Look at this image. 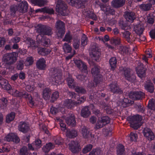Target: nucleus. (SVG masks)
<instances>
[{"mask_svg": "<svg viewBox=\"0 0 155 155\" xmlns=\"http://www.w3.org/2000/svg\"><path fill=\"white\" fill-rule=\"evenodd\" d=\"M100 67L97 65L94 66L91 69V74L94 78V82L89 84L88 86H91L93 90L95 88V86H99L102 83L103 79L102 75L100 74Z\"/></svg>", "mask_w": 155, "mask_h": 155, "instance_id": "1", "label": "nucleus"}, {"mask_svg": "<svg viewBox=\"0 0 155 155\" xmlns=\"http://www.w3.org/2000/svg\"><path fill=\"white\" fill-rule=\"evenodd\" d=\"M50 80L52 84L57 85L61 84L62 74L61 70L55 68H51L50 71Z\"/></svg>", "mask_w": 155, "mask_h": 155, "instance_id": "2", "label": "nucleus"}, {"mask_svg": "<svg viewBox=\"0 0 155 155\" xmlns=\"http://www.w3.org/2000/svg\"><path fill=\"white\" fill-rule=\"evenodd\" d=\"M12 95L16 97H23L25 99L28 101V104L31 107L34 105L35 101L31 95L25 91H19L15 89H12Z\"/></svg>", "mask_w": 155, "mask_h": 155, "instance_id": "3", "label": "nucleus"}, {"mask_svg": "<svg viewBox=\"0 0 155 155\" xmlns=\"http://www.w3.org/2000/svg\"><path fill=\"white\" fill-rule=\"evenodd\" d=\"M142 119L141 116L137 114L129 117L128 120L130 122L131 127L134 129H137L142 125L141 121Z\"/></svg>", "mask_w": 155, "mask_h": 155, "instance_id": "4", "label": "nucleus"}, {"mask_svg": "<svg viewBox=\"0 0 155 155\" xmlns=\"http://www.w3.org/2000/svg\"><path fill=\"white\" fill-rule=\"evenodd\" d=\"M16 54V53L15 52L6 53L5 54L2 59L3 61L8 65L12 64L17 60Z\"/></svg>", "mask_w": 155, "mask_h": 155, "instance_id": "5", "label": "nucleus"}, {"mask_svg": "<svg viewBox=\"0 0 155 155\" xmlns=\"http://www.w3.org/2000/svg\"><path fill=\"white\" fill-rule=\"evenodd\" d=\"M122 71L123 74L126 80L131 83L135 82L136 77L134 74L132 73L130 68H124L123 69Z\"/></svg>", "mask_w": 155, "mask_h": 155, "instance_id": "6", "label": "nucleus"}, {"mask_svg": "<svg viewBox=\"0 0 155 155\" xmlns=\"http://www.w3.org/2000/svg\"><path fill=\"white\" fill-rule=\"evenodd\" d=\"M55 27L56 29L57 34L59 37H62L65 32V24L60 20H58L56 22Z\"/></svg>", "mask_w": 155, "mask_h": 155, "instance_id": "7", "label": "nucleus"}, {"mask_svg": "<svg viewBox=\"0 0 155 155\" xmlns=\"http://www.w3.org/2000/svg\"><path fill=\"white\" fill-rule=\"evenodd\" d=\"M110 118L106 116H102L98 118L96 123L95 128L99 129L103 127L110 123Z\"/></svg>", "mask_w": 155, "mask_h": 155, "instance_id": "8", "label": "nucleus"}, {"mask_svg": "<svg viewBox=\"0 0 155 155\" xmlns=\"http://www.w3.org/2000/svg\"><path fill=\"white\" fill-rule=\"evenodd\" d=\"M51 28L47 25L39 24L38 25V32L43 35H50L52 34Z\"/></svg>", "mask_w": 155, "mask_h": 155, "instance_id": "9", "label": "nucleus"}, {"mask_svg": "<svg viewBox=\"0 0 155 155\" xmlns=\"http://www.w3.org/2000/svg\"><path fill=\"white\" fill-rule=\"evenodd\" d=\"M67 7V5L62 1L61 0L58 1L56 8L58 12L62 16H65L66 15Z\"/></svg>", "mask_w": 155, "mask_h": 155, "instance_id": "10", "label": "nucleus"}, {"mask_svg": "<svg viewBox=\"0 0 155 155\" xmlns=\"http://www.w3.org/2000/svg\"><path fill=\"white\" fill-rule=\"evenodd\" d=\"M68 95L69 97L74 100V102L77 105H79L83 103L86 100V98L84 96L80 97L79 95L74 92H69Z\"/></svg>", "mask_w": 155, "mask_h": 155, "instance_id": "11", "label": "nucleus"}, {"mask_svg": "<svg viewBox=\"0 0 155 155\" xmlns=\"http://www.w3.org/2000/svg\"><path fill=\"white\" fill-rule=\"evenodd\" d=\"M109 87L110 91L113 94H123V91L119 87L115 81L111 82L109 85Z\"/></svg>", "mask_w": 155, "mask_h": 155, "instance_id": "12", "label": "nucleus"}, {"mask_svg": "<svg viewBox=\"0 0 155 155\" xmlns=\"http://www.w3.org/2000/svg\"><path fill=\"white\" fill-rule=\"evenodd\" d=\"M96 87H95V88L94 90H93L92 87H91V86L90 87H91V90L90 91V94L89 96V98L92 101H95V100H98L99 99V98L98 96V94H100L101 96L103 97H105L106 95L105 93H100L99 92L101 91V90L100 91H95Z\"/></svg>", "mask_w": 155, "mask_h": 155, "instance_id": "13", "label": "nucleus"}, {"mask_svg": "<svg viewBox=\"0 0 155 155\" xmlns=\"http://www.w3.org/2000/svg\"><path fill=\"white\" fill-rule=\"evenodd\" d=\"M144 93L141 91H130L129 94L130 98L134 100H141L144 96Z\"/></svg>", "mask_w": 155, "mask_h": 155, "instance_id": "14", "label": "nucleus"}, {"mask_svg": "<svg viewBox=\"0 0 155 155\" xmlns=\"http://www.w3.org/2000/svg\"><path fill=\"white\" fill-rule=\"evenodd\" d=\"M143 133L146 139L149 141L154 139L155 136L154 133L150 128L146 127L143 128Z\"/></svg>", "mask_w": 155, "mask_h": 155, "instance_id": "15", "label": "nucleus"}, {"mask_svg": "<svg viewBox=\"0 0 155 155\" xmlns=\"http://www.w3.org/2000/svg\"><path fill=\"white\" fill-rule=\"evenodd\" d=\"M74 63L79 69H82V72L86 74L87 73V66L83 61L80 59H76L74 60Z\"/></svg>", "mask_w": 155, "mask_h": 155, "instance_id": "16", "label": "nucleus"}, {"mask_svg": "<svg viewBox=\"0 0 155 155\" xmlns=\"http://www.w3.org/2000/svg\"><path fill=\"white\" fill-rule=\"evenodd\" d=\"M87 0H74L72 4V6H74L78 9L85 8L87 5Z\"/></svg>", "mask_w": 155, "mask_h": 155, "instance_id": "17", "label": "nucleus"}, {"mask_svg": "<svg viewBox=\"0 0 155 155\" xmlns=\"http://www.w3.org/2000/svg\"><path fill=\"white\" fill-rule=\"evenodd\" d=\"M18 128L19 131L24 134L27 133L30 129L29 124L23 121L19 123Z\"/></svg>", "mask_w": 155, "mask_h": 155, "instance_id": "18", "label": "nucleus"}, {"mask_svg": "<svg viewBox=\"0 0 155 155\" xmlns=\"http://www.w3.org/2000/svg\"><path fill=\"white\" fill-rule=\"evenodd\" d=\"M19 12L20 13H24L28 11V5L26 1H23L18 4Z\"/></svg>", "mask_w": 155, "mask_h": 155, "instance_id": "19", "label": "nucleus"}, {"mask_svg": "<svg viewBox=\"0 0 155 155\" xmlns=\"http://www.w3.org/2000/svg\"><path fill=\"white\" fill-rule=\"evenodd\" d=\"M46 60L44 58H40L36 62V67L39 70H45L46 67Z\"/></svg>", "mask_w": 155, "mask_h": 155, "instance_id": "20", "label": "nucleus"}, {"mask_svg": "<svg viewBox=\"0 0 155 155\" xmlns=\"http://www.w3.org/2000/svg\"><path fill=\"white\" fill-rule=\"evenodd\" d=\"M145 90L150 94H152L154 92L155 89L154 85L150 80H147L144 84Z\"/></svg>", "mask_w": 155, "mask_h": 155, "instance_id": "21", "label": "nucleus"}, {"mask_svg": "<svg viewBox=\"0 0 155 155\" xmlns=\"http://www.w3.org/2000/svg\"><path fill=\"white\" fill-rule=\"evenodd\" d=\"M91 54L92 58L93 59L96 61H99L101 60V52L99 51L97 48H92L91 50Z\"/></svg>", "mask_w": 155, "mask_h": 155, "instance_id": "22", "label": "nucleus"}, {"mask_svg": "<svg viewBox=\"0 0 155 155\" xmlns=\"http://www.w3.org/2000/svg\"><path fill=\"white\" fill-rule=\"evenodd\" d=\"M69 148L70 150L73 153H76L79 151V146L77 142L74 141H71L69 144Z\"/></svg>", "mask_w": 155, "mask_h": 155, "instance_id": "23", "label": "nucleus"}, {"mask_svg": "<svg viewBox=\"0 0 155 155\" xmlns=\"http://www.w3.org/2000/svg\"><path fill=\"white\" fill-rule=\"evenodd\" d=\"M124 18L127 21L130 22H132L136 18L135 13L132 12H125Z\"/></svg>", "mask_w": 155, "mask_h": 155, "instance_id": "24", "label": "nucleus"}, {"mask_svg": "<svg viewBox=\"0 0 155 155\" xmlns=\"http://www.w3.org/2000/svg\"><path fill=\"white\" fill-rule=\"evenodd\" d=\"M6 140L7 141H13L15 143H18L20 140L18 136L14 133L8 134L5 137Z\"/></svg>", "mask_w": 155, "mask_h": 155, "instance_id": "25", "label": "nucleus"}, {"mask_svg": "<svg viewBox=\"0 0 155 155\" xmlns=\"http://www.w3.org/2000/svg\"><path fill=\"white\" fill-rule=\"evenodd\" d=\"M125 3V0H113L111 3V5L116 8L123 6Z\"/></svg>", "mask_w": 155, "mask_h": 155, "instance_id": "26", "label": "nucleus"}, {"mask_svg": "<svg viewBox=\"0 0 155 155\" xmlns=\"http://www.w3.org/2000/svg\"><path fill=\"white\" fill-rule=\"evenodd\" d=\"M31 2L34 6L39 7H43L47 5L48 3L47 0H31Z\"/></svg>", "mask_w": 155, "mask_h": 155, "instance_id": "27", "label": "nucleus"}, {"mask_svg": "<svg viewBox=\"0 0 155 155\" xmlns=\"http://www.w3.org/2000/svg\"><path fill=\"white\" fill-rule=\"evenodd\" d=\"M100 107L104 109L107 114H113L114 110L108 106L105 102H101Z\"/></svg>", "mask_w": 155, "mask_h": 155, "instance_id": "28", "label": "nucleus"}, {"mask_svg": "<svg viewBox=\"0 0 155 155\" xmlns=\"http://www.w3.org/2000/svg\"><path fill=\"white\" fill-rule=\"evenodd\" d=\"M38 53L42 56H47L51 52V50L50 49L46 48H38Z\"/></svg>", "mask_w": 155, "mask_h": 155, "instance_id": "29", "label": "nucleus"}, {"mask_svg": "<svg viewBox=\"0 0 155 155\" xmlns=\"http://www.w3.org/2000/svg\"><path fill=\"white\" fill-rule=\"evenodd\" d=\"M81 134L83 137L85 138H87L90 137H94V135H92L91 133L87 129L86 127H84L81 129Z\"/></svg>", "mask_w": 155, "mask_h": 155, "instance_id": "30", "label": "nucleus"}, {"mask_svg": "<svg viewBox=\"0 0 155 155\" xmlns=\"http://www.w3.org/2000/svg\"><path fill=\"white\" fill-rule=\"evenodd\" d=\"M91 114L89 107L87 106L84 107L81 110V115L82 117L84 118H86L89 117Z\"/></svg>", "mask_w": 155, "mask_h": 155, "instance_id": "31", "label": "nucleus"}, {"mask_svg": "<svg viewBox=\"0 0 155 155\" xmlns=\"http://www.w3.org/2000/svg\"><path fill=\"white\" fill-rule=\"evenodd\" d=\"M102 11H104L107 15H113L115 14V10L110 7L106 5Z\"/></svg>", "mask_w": 155, "mask_h": 155, "instance_id": "32", "label": "nucleus"}, {"mask_svg": "<svg viewBox=\"0 0 155 155\" xmlns=\"http://www.w3.org/2000/svg\"><path fill=\"white\" fill-rule=\"evenodd\" d=\"M121 34L122 35V37L124 38L127 42L130 43H131L132 40L131 39L130 37L131 33L128 31H125L121 32Z\"/></svg>", "mask_w": 155, "mask_h": 155, "instance_id": "33", "label": "nucleus"}, {"mask_svg": "<svg viewBox=\"0 0 155 155\" xmlns=\"http://www.w3.org/2000/svg\"><path fill=\"white\" fill-rule=\"evenodd\" d=\"M54 147V146L53 144L52 143L49 142L46 143L45 145L43 147L42 150L43 152L45 153H47L51 150L53 149Z\"/></svg>", "mask_w": 155, "mask_h": 155, "instance_id": "34", "label": "nucleus"}, {"mask_svg": "<svg viewBox=\"0 0 155 155\" xmlns=\"http://www.w3.org/2000/svg\"><path fill=\"white\" fill-rule=\"evenodd\" d=\"M66 122L69 125L74 126L76 124L75 117L73 116H70L66 118Z\"/></svg>", "mask_w": 155, "mask_h": 155, "instance_id": "35", "label": "nucleus"}, {"mask_svg": "<svg viewBox=\"0 0 155 155\" xmlns=\"http://www.w3.org/2000/svg\"><path fill=\"white\" fill-rule=\"evenodd\" d=\"M117 61L116 57H111L109 60V64L111 69L113 71L116 67Z\"/></svg>", "mask_w": 155, "mask_h": 155, "instance_id": "36", "label": "nucleus"}, {"mask_svg": "<svg viewBox=\"0 0 155 155\" xmlns=\"http://www.w3.org/2000/svg\"><path fill=\"white\" fill-rule=\"evenodd\" d=\"M41 37V39H39V41L41 43V45L43 46L48 47L50 43V41L49 39L46 38L45 37H42L41 35L40 36Z\"/></svg>", "mask_w": 155, "mask_h": 155, "instance_id": "37", "label": "nucleus"}, {"mask_svg": "<svg viewBox=\"0 0 155 155\" xmlns=\"http://www.w3.org/2000/svg\"><path fill=\"white\" fill-rule=\"evenodd\" d=\"M125 151L124 146L121 144H119L117 146V155H125Z\"/></svg>", "mask_w": 155, "mask_h": 155, "instance_id": "38", "label": "nucleus"}, {"mask_svg": "<svg viewBox=\"0 0 155 155\" xmlns=\"http://www.w3.org/2000/svg\"><path fill=\"white\" fill-rule=\"evenodd\" d=\"M136 71L138 76L140 78L144 77L145 75V70L141 67H137L136 68Z\"/></svg>", "mask_w": 155, "mask_h": 155, "instance_id": "39", "label": "nucleus"}, {"mask_svg": "<svg viewBox=\"0 0 155 155\" xmlns=\"http://www.w3.org/2000/svg\"><path fill=\"white\" fill-rule=\"evenodd\" d=\"M51 94V91L50 89L47 88L43 90V98L45 100H48L50 97Z\"/></svg>", "mask_w": 155, "mask_h": 155, "instance_id": "40", "label": "nucleus"}, {"mask_svg": "<svg viewBox=\"0 0 155 155\" xmlns=\"http://www.w3.org/2000/svg\"><path fill=\"white\" fill-rule=\"evenodd\" d=\"M139 8L142 11H147L149 10L151 8V5L149 3L147 4H142L139 5Z\"/></svg>", "mask_w": 155, "mask_h": 155, "instance_id": "41", "label": "nucleus"}, {"mask_svg": "<svg viewBox=\"0 0 155 155\" xmlns=\"http://www.w3.org/2000/svg\"><path fill=\"white\" fill-rule=\"evenodd\" d=\"M66 81L69 88H74L76 86L75 82L73 78L69 77H68L67 78Z\"/></svg>", "mask_w": 155, "mask_h": 155, "instance_id": "42", "label": "nucleus"}, {"mask_svg": "<svg viewBox=\"0 0 155 155\" xmlns=\"http://www.w3.org/2000/svg\"><path fill=\"white\" fill-rule=\"evenodd\" d=\"M144 30V29L143 26L140 25H136L134 28L135 32L139 36L142 34Z\"/></svg>", "mask_w": 155, "mask_h": 155, "instance_id": "43", "label": "nucleus"}, {"mask_svg": "<svg viewBox=\"0 0 155 155\" xmlns=\"http://www.w3.org/2000/svg\"><path fill=\"white\" fill-rule=\"evenodd\" d=\"M74 89L75 91L78 94H84L86 92V89L82 87L76 86Z\"/></svg>", "mask_w": 155, "mask_h": 155, "instance_id": "44", "label": "nucleus"}, {"mask_svg": "<svg viewBox=\"0 0 155 155\" xmlns=\"http://www.w3.org/2000/svg\"><path fill=\"white\" fill-rule=\"evenodd\" d=\"M110 43L113 45H119L121 43V39L118 37L113 38L110 40Z\"/></svg>", "mask_w": 155, "mask_h": 155, "instance_id": "45", "label": "nucleus"}, {"mask_svg": "<svg viewBox=\"0 0 155 155\" xmlns=\"http://www.w3.org/2000/svg\"><path fill=\"white\" fill-rule=\"evenodd\" d=\"M64 105L68 108L71 109L74 106V104L72 101L71 99H68L65 101Z\"/></svg>", "mask_w": 155, "mask_h": 155, "instance_id": "46", "label": "nucleus"}, {"mask_svg": "<svg viewBox=\"0 0 155 155\" xmlns=\"http://www.w3.org/2000/svg\"><path fill=\"white\" fill-rule=\"evenodd\" d=\"M128 51L129 50L128 48L125 46H121L119 49V53L123 55L127 54L128 53Z\"/></svg>", "mask_w": 155, "mask_h": 155, "instance_id": "47", "label": "nucleus"}, {"mask_svg": "<svg viewBox=\"0 0 155 155\" xmlns=\"http://www.w3.org/2000/svg\"><path fill=\"white\" fill-rule=\"evenodd\" d=\"M62 48L65 53H70L71 51V47L70 45L66 43H64V45L63 46Z\"/></svg>", "mask_w": 155, "mask_h": 155, "instance_id": "48", "label": "nucleus"}, {"mask_svg": "<svg viewBox=\"0 0 155 155\" xmlns=\"http://www.w3.org/2000/svg\"><path fill=\"white\" fill-rule=\"evenodd\" d=\"M8 102V101L6 98L3 97L0 98V104L1 107L3 109L5 108L7 106Z\"/></svg>", "mask_w": 155, "mask_h": 155, "instance_id": "49", "label": "nucleus"}, {"mask_svg": "<svg viewBox=\"0 0 155 155\" xmlns=\"http://www.w3.org/2000/svg\"><path fill=\"white\" fill-rule=\"evenodd\" d=\"M93 147V146L92 144H87L83 149L82 153L85 154L89 152L91 150Z\"/></svg>", "mask_w": 155, "mask_h": 155, "instance_id": "50", "label": "nucleus"}, {"mask_svg": "<svg viewBox=\"0 0 155 155\" xmlns=\"http://www.w3.org/2000/svg\"><path fill=\"white\" fill-rule=\"evenodd\" d=\"M15 117V113L13 112H11L9 114L7 115L6 117V122L9 123L13 120Z\"/></svg>", "mask_w": 155, "mask_h": 155, "instance_id": "51", "label": "nucleus"}, {"mask_svg": "<svg viewBox=\"0 0 155 155\" xmlns=\"http://www.w3.org/2000/svg\"><path fill=\"white\" fill-rule=\"evenodd\" d=\"M29 150L26 147L23 146L20 149L19 152L20 155H28Z\"/></svg>", "mask_w": 155, "mask_h": 155, "instance_id": "52", "label": "nucleus"}, {"mask_svg": "<svg viewBox=\"0 0 155 155\" xmlns=\"http://www.w3.org/2000/svg\"><path fill=\"white\" fill-rule=\"evenodd\" d=\"M43 13H48L50 15L54 14V11L53 9L51 8H49L47 7H45L42 8Z\"/></svg>", "mask_w": 155, "mask_h": 155, "instance_id": "53", "label": "nucleus"}, {"mask_svg": "<svg viewBox=\"0 0 155 155\" xmlns=\"http://www.w3.org/2000/svg\"><path fill=\"white\" fill-rule=\"evenodd\" d=\"M134 101L129 99L127 98L124 97L123 99L122 104L124 105L125 106H129L130 105L133 104Z\"/></svg>", "mask_w": 155, "mask_h": 155, "instance_id": "54", "label": "nucleus"}, {"mask_svg": "<svg viewBox=\"0 0 155 155\" xmlns=\"http://www.w3.org/2000/svg\"><path fill=\"white\" fill-rule=\"evenodd\" d=\"M10 10L12 14H15L17 11L19 12V8L18 4L16 5L14 4L11 5L10 7Z\"/></svg>", "mask_w": 155, "mask_h": 155, "instance_id": "55", "label": "nucleus"}, {"mask_svg": "<svg viewBox=\"0 0 155 155\" xmlns=\"http://www.w3.org/2000/svg\"><path fill=\"white\" fill-rule=\"evenodd\" d=\"M72 39V36L69 32L67 33L65 35L64 38L63 39V41H66L68 43L71 42Z\"/></svg>", "mask_w": 155, "mask_h": 155, "instance_id": "56", "label": "nucleus"}, {"mask_svg": "<svg viewBox=\"0 0 155 155\" xmlns=\"http://www.w3.org/2000/svg\"><path fill=\"white\" fill-rule=\"evenodd\" d=\"M101 150L97 148H94L91 151L88 155H100Z\"/></svg>", "mask_w": 155, "mask_h": 155, "instance_id": "57", "label": "nucleus"}, {"mask_svg": "<svg viewBox=\"0 0 155 155\" xmlns=\"http://www.w3.org/2000/svg\"><path fill=\"white\" fill-rule=\"evenodd\" d=\"M68 136L70 138H74L76 137L77 132L75 130L72 129L68 134Z\"/></svg>", "mask_w": 155, "mask_h": 155, "instance_id": "58", "label": "nucleus"}, {"mask_svg": "<svg viewBox=\"0 0 155 155\" xmlns=\"http://www.w3.org/2000/svg\"><path fill=\"white\" fill-rule=\"evenodd\" d=\"M130 138L131 141H136L138 138L137 134L135 132H131L130 134Z\"/></svg>", "mask_w": 155, "mask_h": 155, "instance_id": "59", "label": "nucleus"}, {"mask_svg": "<svg viewBox=\"0 0 155 155\" xmlns=\"http://www.w3.org/2000/svg\"><path fill=\"white\" fill-rule=\"evenodd\" d=\"M24 61L21 60L18 61L17 63V69L19 70H21L24 68Z\"/></svg>", "mask_w": 155, "mask_h": 155, "instance_id": "60", "label": "nucleus"}, {"mask_svg": "<svg viewBox=\"0 0 155 155\" xmlns=\"http://www.w3.org/2000/svg\"><path fill=\"white\" fill-rule=\"evenodd\" d=\"M59 96V93L58 91H55L53 92L51 97V102H54L58 98Z\"/></svg>", "mask_w": 155, "mask_h": 155, "instance_id": "61", "label": "nucleus"}, {"mask_svg": "<svg viewBox=\"0 0 155 155\" xmlns=\"http://www.w3.org/2000/svg\"><path fill=\"white\" fill-rule=\"evenodd\" d=\"M80 44V40L78 38H74L73 41V47L75 49H78Z\"/></svg>", "mask_w": 155, "mask_h": 155, "instance_id": "62", "label": "nucleus"}, {"mask_svg": "<svg viewBox=\"0 0 155 155\" xmlns=\"http://www.w3.org/2000/svg\"><path fill=\"white\" fill-rule=\"evenodd\" d=\"M87 39L88 38L86 36L83 34L81 38V44L83 46H84L87 45Z\"/></svg>", "mask_w": 155, "mask_h": 155, "instance_id": "63", "label": "nucleus"}, {"mask_svg": "<svg viewBox=\"0 0 155 155\" xmlns=\"http://www.w3.org/2000/svg\"><path fill=\"white\" fill-rule=\"evenodd\" d=\"M28 44H29V46L31 47H36L37 45L35 41L31 38H28L27 39Z\"/></svg>", "mask_w": 155, "mask_h": 155, "instance_id": "64", "label": "nucleus"}]
</instances>
